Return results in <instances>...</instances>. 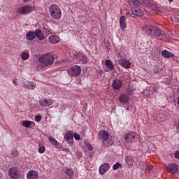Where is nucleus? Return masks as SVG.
<instances>
[{
    "label": "nucleus",
    "instance_id": "obj_1",
    "mask_svg": "<svg viewBox=\"0 0 179 179\" xmlns=\"http://www.w3.org/2000/svg\"><path fill=\"white\" fill-rule=\"evenodd\" d=\"M55 61V56L52 53H46L39 57L38 60L35 63V66L38 69H43L47 68L54 64Z\"/></svg>",
    "mask_w": 179,
    "mask_h": 179
},
{
    "label": "nucleus",
    "instance_id": "obj_2",
    "mask_svg": "<svg viewBox=\"0 0 179 179\" xmlns=\"http://www.w3.org/2000/svg\"><path fill=\"white\" fill-rule=\"evenodd\" d=\"M143 31L150 36V37H159V36H162L164 33V31L153 25H145L143 27Z\"/></svg>",
    "mask_w": 179,
    "mask_h": 179
},
{
    "label": "nucleus",
    "instance_id": "obj_3",
    "mask_svg": "<svg viewBox=\"0 0 179 179\" xmlns=\"http://www.w3.org/2000/svg\"><path fill=\"white\" fill-rule=\"evenodd\" d=\"M49 13H50V16L53 19H55V20H59V19H61V16H62L61 8L55 4H52L49 7Z\"/></svg>",
    "mask_w": 179,
    "mask_h": 179
},
{
    "label": "nucleus",
    "instance_id": "obj_4",
    "mask_svg": "<svg viewBox=\"0 0 179 179\" xmlns=\"http://www.w3.org/2000/svg\"><path fill=\"white\" fill-rule=\"evenodd\" d=\"M34 10H36V7L33 6H22L16 10V13L21 15H29V13H31Z\"/></svg>",
    "mask_w": 179,
    "mask_h": 179
},
{
    "label": "nucleus",
    "instance_id": "obj_5",
    "mask_svg": "<svg viewBox=\"0 0 179 179\" xmlns=\"http://www.w3.org/2000/svg\"><path fill=\"white\" fill-rule=\"evenodd\" d=\"M82 72V69L80 68V66H73L68 69L67 73L69 76H78V75H80Z\"/></svg>",
    "mask_w": 179,
    "mask_h": 179
},
{
    "label": "nucleus",
    "instance_id": "obj_6",
    "mask_svg": "<svg viewBox=\"0 0 179 179\" xmlns=\"http://www.w3.org/2000/svg\"><path fill=\"white\" fill-rule=\"evenodd\" d=\"M124 139L126 143H133L136 141V133L130 131L124 135Z\"/></svg>",
    "mask_w": 179,
    "mask_h": 179
},
{
    "label": "nucleus",
    "instance_id": "obj_7",
    "mask_svg": "<svg viewBox=\"0 0 179 179\" xmlns=\"http://www.w3.org/2000/svg\"><path fill=\"white\" fill-rule=\"evenodd\" d=\"M143 3L145 5V6L148 8V9L154 10V12H159L160 10V8L156 6L152 0H143Z\"/></svg>",
    "mask_w": 179,
    "mask_h": 179
},
{
    "label": "nucleus",
    "instance_id": "obj_8",
    "mask_svg": "<svg viewBox=\"0 0 179 179\" xmlns=\"http://www.w3.org/2000/svg\"><path fill=\"white\" fill-rule=\"evenodd\" d=\"M166 170L169 174H176L178 171V164L170 163L166 166Z\"/></svg>",
    "mask_w": 179,
    "mask_h": 179
},
{
    "label": "nucleus",
    "instance_id": "obj_9",
    "mask_svg": "<svg viewBox=\"0 0 179 179\" xmlns=\"http://www.w3.org/2000/svg\"><path fill=\"white\" fill-rule=\"evenodd\" d=\"M8 174L10 178L12 179H17L20 177V173L19 172V169L16 167H12L8 171Z\"/></svg>",
    "mask_w": 179,
    "mask_h": 179
},
{
    "label": "nucleus",
    "instance_id": "obj_10",
    "mask_svg": "<svg viewBox=\"0 0 179 179\" xmlns=\"http://www.w3.org/2000/svg\"><path fill=\"white\" fill-rule=\"evenodd\" d=\"M39 104L41 107H50L54 104V100L51 98H44L39 101Z\"/></svg>",
    "mask_w": 179,
    "mask_h": 179
},
{
    "label": "nucleus",
    "instance_id": "obj_11",
    "mask_svg": "<svg viewBox=\"0 0 179 179\" xmlns=\"http://www.w3.org/2000/svg\"><path fill=\"white\" fill-rule=\"evenodd\" d=\"M127 13L130 15V16H132V15L138 17L143 16V10L138 7L133 8L131 10L128 11Z\"/></svg>",
    "mask_w": 179,
    "mask_h": 179
},
{
    "label": "nucleus",
    "instance_id": "obj_12",
    "mask_svg": "<svg viewBox=\"0 0 179 179\" xmlns=\"http://www.w3.org/2000/svg\"><path fill=\"white\" fill-rule=\"evenodd\" d=\"M108 170H110V164L107 162L103 163L99 166V174H101V176H104V173H107Z\"/></svg>",
    "mask_w": 179,
    "mask_h": 179
},
{
    "label": "nucleus",
    "instance_id": "obj_13",
    "mask_svg": "<svg viewBox=\"0 0 179 179\" xmlns=\"http://www.w3.org/2000/svg\"><path fill=\"white\" fill-rule=\"evenodd\" d=\"M76 58L79 64H87V57L81 52L78 53L76 55Z\"/></svg>",
    "mask_w": 179,
    "mask_h": 179
},
{
    "label": "nucleus",
    "instance_id": "obj_14",
    "mask_svg": "<svg viewBox=\"0 0 179 179\" xmlns=\"http://www.w3.org/2000/svg\"><path fill=\"white\" fill-rule=\"evenodd\" d=\"M98 138L103 139V141H107L110 138V134L106 130H101L98 134Z\"/></svg>",
    "mask_w": 179,
    "mask_h": 179
},
{
    "label": "nucleus",
    "instance_id": "obj_15",
    "mask_svg": "<svg viewBox=\"0 0 179 179\" xmlns=\"http://www.w3.org/2000/svg\"><path fill=\"white\" fill-rule=\"evenodd\" d=\"M136 160L137 159L136 157H132L131 155L127 156L125 158V162L129 167L134 166V163H135Z\"/></svg>",
    "mask_w": 179,
    "mask_h": 179
},
{
    "label": "nucleus",
    "instance_id": "obj_16",
    "mask_svg": "<svg viewBox=\"0 0 179 179\" xmlns=\"http://www.w3.org/2000/svg\"><path fill=\"white\" fill-rule=\"evenodd\" d=\"M119 64L122 66V68H125L126 69L131 68V62L127 59H119Z\"/></svg>",
    "mask_w": 179,
    "mask_h": 179
},
{
    "label": "nucleus",
    "instance_id": "obj_17",
    "mask_svg": "<svg viewBox=\"0 0 179 179\" xmlns=\"http://www.w3.org/2000/svg\"><path fill=\"white\" fill-rule=\"evenodd\" d=\"M64 139L66 141L67 143L69 145H73V134H72L71 132H67L64 135Z\"/></svg>",
    "mask_w": 179,
    "mask_h": 179
},
{
    "label": "nucleus",
    "instance_id": "obj_18",
    "mask_svg": "<svg viewBox=\"0 0 179 179\" xmlns=\"http://www.w3.org/2000/svg\"><path fill=\"white\" fill-rule=\"evenodd\" d=\"M27 179H38V173L36 171H29L27 175Z\"/></svg>",
    "mask_w": 179,
    "mask_h": 179
},
{
    "label": "nucleus",
    "instance_id": "obj_19",
    "mask_svg": "<svg viewBox=\"0 0 179 179\" xmlns=\"http://www.w3.org/2000/svg\"><path fill=\"white\" fill-rule=\"evenodd\" d=\"M112 86L115 90H120L122 87V82L120 80H115L112 83Z\"/></svg>",
    "mask_w": 179,
    "mask_h": 179
},
{
    "label": "nucleus",
    "instance_id": "obj_20",
    "mask_svg": "<svg viewBox=\"0 0 179 179\" xmlns=\"http://www.w3.org/2000/svg\"><path fill=\"white\" fill-rule=\"evenodd\" d=\"M120 27L122 31H124L125 29H127V22L125 21V16L124 15H122L120 17Z\"/></svg>",
    "mask_w": 179,
    "mask_h": 179
},
{
    "label": "nucleus",
    "instance_id": "obj_21",
    "mask_svg": "<svg viewBox=\"0 0 179 179\" xmlns=\"http://www.w3.org/2000/svg\"><path fill=\"white\" fill-rule=\"evenodd\" d=\"M59 40V37L57 35H50L48 38V41L51 44H58Z\"/></svg>",
    "mask_w": 179,
    "mask_h": 179
},
{
    "label": "nucleus",
    "instance_id": "obj_22",
    "mask_svg": "<svg viewBox=\"0 0 179 179\" xmlns=\"http://www.w3.org/2000/svg\"><path fill=\"white\" fill-rule=\"evenodd\" d=\"M35 36L37 37V38L39 39L41 41L45 38V36H44V34H43V31H41V30L38 29H36L35 30Z\"/></svg>",
    "mask_w": 179,
    "mask_h": 179
},
{
    "label": "nucleus",
    "instance_id": "obj_23",
    "mask_svg": "<svg viewBox=\"0 0 179 179\" xmlns=\"http://www.w3.org/2000/svg\"><path fill=\"white\" fill-rule=\"evenodd\" d=\"M162 55L164 57V58L166 59L174 58L175 57L174 53L166 50L162 52Z\"/></svg>",
    "mask_w": 179,
    "mask_h": 179
},
{
    "label": "nucleus",
    "instance_id": "obj_24",
    "mask_svg": "<svg viewBox=\"0 0 179 179\" xmlns=\"http://www.w3.org/2000/svg\"><path fill=\"white\" fill-rule=\"evenodd\" d=\"M119 101L122 103H128V101H129V97L128 96V95L124 94H122L120 95L119 96Z\"/></svg>",
    "mask_w": 179,
    "mask_h": 179
},
{
    "label": "nucleus",
    "instance_id": "obj_25",
    "mask_svg": "<svg viewBox=\"0 0 179 179\" xmlns=\"http://www.w3.org/2000/svg\"><path fill=\"white\" fill-rule=\"evenodd\" d=\"M26 38L27 40H29V41H31V40H34V38H36V31H29L26 34Z\"/></svg>",
    "mask_w": 179,
    "mask_h": 179
},
{
    "label": "nucleus",
    "instance_id": "obj_26",
    "mask_svg": "<svg viewBox=\"0 0 179 179\" xmlns=\"http://www.w3.org/2000/svg\"><path fill=\"white\" fill-rule=\"evenodd\" d=\"M130 6H141V1L139 0H127Z\"/></svg>",
    "mask_w": 179,
    "mask_h": 179
},
{
    "label": "nucleus",
    "instance_id": "obj_27",
    "mask_svg": "<svg viewBox=\"0 0 179 179\" xmlns=\"http://www.w3.org/2000/svg\"><path fill=\"white\" fill-rule=\"evenodd\" d=\"M105 64H106V68H108L110 69V71H113V69H114V64L113 63V62H111V60L107 59L106 61Z\"/></svg>",
    "mask_w": 179,
    "mask_h": 179
},
{
    "label": "nucleus",
    "instance_id": "obj_28",
    "mask_svg": "<svg viewBox=\"0 0 179 179\" xmlns=\"http://www.w3.org/2000/svg\"><path fill=\"white\" fill-rule=\"evenodd\" d=\"M48 139L51 145H53V146H59V143H58V141L55 140L54 137H49Z\"/></svg>",
    "mask_w": 179,
    "mask_h": 179
},
{
    "label": "nucleus",
    "instance_id": "obj_29",
    "mask_svg": "<svg viewBox=\"0 0 179 179\" xmlns=\"http://www.w3.org/2000/svg\"><path fill=\"white\" fill-rule=\"evenodd\" d=\"M65 174H66L67 176H69V177H73V170L72 169H67L65 171H64Z\"/></svg>",
    "mask_w": 179,
    "mask_h": 179
},
{
    "label": "nucleus",
    "instance_id": "obj_30",
    "mask_svg": "<svg viewBox=\"0 0 179 179\" xmlns=\"http://www.w3.org/2000/svg\"><path fill=\"white\" fill-rule=\"evenodd\" d=\"M22 127H25V128H29L30 125H31V121L25 120L23 121L22 123Z\"/></svg>",
    "mask_w": 179,
    "mask_h": 179
},
{
    "label": "nucleus",
    "instance_id": "obj_31",
    "mask_svg": "<svg viewBox=\"0 0 179 179\" xmlns=\"http://www.w3.org/2000/svg\"><path fill=\"white\" fill-rule=\"evenodd\" d=\"M29 57H30V55L27 52H24L21 55V58L22 59H23V61H27V59H29Z\"/></svg>",
    "mask_w": 179,
    "mask_h": 179
},
{
    "label": "nucleus",
    "instance_id": "obj_32",
    "mask_svg": "<svg viewBox=\"0 0 179 179\" xmlns=\"http://www.w3.org/2000/svg\"><path fill=\"white\" fill-rule=\"evenodd\" d=\"M43 33H45V34H52V29H50L49 27H45L43 30Z\"/></svg>",
    "mask_w": 179,
    "mask_h": 179
},
{
    "label": "nucleus",
    "instance_id": "obj_33",
    "mask_svg": "<svg viewBox=\"0 0 179 179\" xmlns=\"http://www.w3.org/2000/svg\"><path fill=\"white\" fill-rule=\"evenodd\" d=\"M120 167H121V164H120L119 162H117L116 164H115L113 166V170H117L118 169H120Z\"/></svg>",
    "mask_w": 179,
    "mask_h": 179
},
{
    "label": "nucleus",
    "instance_id": "obj_34",
    "mask_svg": "<svg viewBox=\"0 0 179 179\" xmlns=\"http://www.w3.org/2000/svg\"><path fill=\"white\" fill-rule=\"evenodd\" d=\"M38 153H44L45 152V147L41 146L38 150Z\"/></svg>",
    "mask_w": 179,
    "mask_h": 179
},
{
    "label": "nucleus",
    "instance_id": "obj_35",
    "mask_svg": "<svg viewBox=\"0 0 179 179\" xmlns=\"http://www.w3.org/2000/svg\"><path fill=\"white\" fill-rule=\"evenodd\" d=\"M36 86V83H29V89L32 90L33 89H35Z\"/></svg>",
    "mask_w": 179,
    "mask_h": 179
},
{
    "label": "nucleus",
    "instance_id": "obj_36",
    "mask_svg": "<svg viewBox=\"0 0 179 179\" xmlns=\"http://www.w3.org/2000/svg\"><path fill=\"white\" fill-rule=\"evenodd\" d=\"M23 87H24V89H29L30 87V82L24 83Z\"/></svg>",
    "mask_w": 179,
    "mask_h": 179
},
{
    "label": "nucleus",
    "instance_id": "obj_37",
    "mask_svg": "<svg viewBox=\"0 0 179 179\" xmlns=\"http://www.w3.org/2000/svg\"><path fill=\"white\" fill-rule=\"evenodd\" d=\"M12 153H13V156L14 157H17L18 155H19V152H17V150H16V149L13 150L12 151Z\"/></svg>",
    "mask_w": 179,
    "mask_h": 179
},
{
    "label": "nucleus",
    "instance_id": "obj_38",
    "mask_svg": "<svg viewBox=\"0 0 179 179\" xmlns=\"http://www.w3.org/2000/svg\"><path fill=\"white\" fill-rule=\"evenodd\" d=\"M73 136L76 141H80V136L79 134L76 133L74 134Z\"/></svg>",
    "mask_w": 179,
    "mask_h": 179
},
{
    "label": "nucleus",
    "instance_id": "obj_39",
    "mask_svg": "<svg viewBox=\"0 0 179 179\" xmlns=\"http://www.w3.org/2000/svg\"><path fill=\"white\" fill-rule=\"evenodd\" d=\"M35 121L36 122H40L41 121V115H37L35 117Z\"/></svg>",
    "mask_w": 179,
    "mask_h": 179
},
{
    "label": "nucleus",
    "instance_id": "obj_40",
    "mask_svg": "<svg viewBox=\"0 0 179 179\" xmlns=\"http://www.w3.org/2000/svg\"><path fill=\"white\" fill-rule=\"evenodd\" d=\"M175 158H176V159H179V150H177V151L175 152Z\"/></svg>",
    "mask_w": 179,
    "mask_h": 179
},
{
    "label": "nucleus",
    "instance_id": "obj_41",
    "mask_svg": "<svg viewBox=\"0 0 179 179\" xmlns=\"http://www.w3.org/2000/svg\"><path fill=\"white\" fill-rule=\"evenodd\" d=\"M13 85H15V86H17V79L13 80Z\"/></svg>",
    "mask_w": 179,
    "mask_h": 179
},
{
    "label": "nucleus",
    "instance_id": "obj_42",
    "mask_svg": "<svg viewBox=\"0 0 179 179\" xmlns=\"http://www.w3.org/2000/svg\"><path fill=\"white\" fill-rule=\"evenodd\" d=\"M150 91H151L152 93H155V92H157V90H156V88H155V87H152V88H151Z\"/></svg>",
    "mask_w": 179,
    "mask_h": 179
},
{
    "label": "nucleus",
    "instance_id": "obj_43",
    "mask_svg": "<svg viewBox=\"0 0 179 179\" xmlns=\"http://www.w3.org/2000/svg\"><path fill=\"white\" fill-rule=\"evenodd\" d=\"M62 150H63L64 152H66V153L69 152V149H68V148H63Z\"/></svg>",
    "mask_w": 179,
    "mask_h": 179
},
{
    "label": "nucleus",
    "instance_id": "obj_44",
    "mask_svg": "<svg viewBox=\"0 0 179 179\" xmlns=\"http://www.w3.org/2000/svg\"><path fill=\"white\" fill-rule=\"evenodd\" d=\"M111 144H112L111 143H107L106 144V146H107L108 148V147L111 146Z\"/></svg>",
    "mask_w": 179,
    "mask_h": 179
},
{
    "label": "nucleus",
    "instance_id": "obj_45",
    "mask_svg": "<svg viewBox=\"0 0 179 179\" xmlns=\"http://www.w3.org/2000/svg\"><path fill=\"white\" fill-rule=\"evenodd\" d=\"M22 1H23V2H24V3H26V2H29V0H22Z\"/></svg>",
    "mask_w": 179,
    "mask_h": 179
},
{
    "label": "nucleus",
    "instance_id": "obj_46",
    "mask_svg": "<svg viewBox=\"0 0 179 179\" xmlns=\"http://www.w3.org/2000/svg\"><path fill=\"white\" fill-rule=\"evenodd\" d=\"M169 2H170V3H171V2H173V0H168Z\"/></svg>",
    "mask_w": 179,
    "mask_h": 179
},
{
    "label": "nucleus",
    "instance_id": "obj_47",
    "mask_svg": "<svg viewBox=\"0 0 179 179\" xmlns=\"http://www.w3.org/2000/svg\"><path fill=\"white\" fill-rule=\"evenodd\" d=\"M178 104L179 105V96L178 98Z\"/></svg>",
    "mask_w": 179,
    "mask_h": 179
},
{
    "label": "nucleus",
    "instance_id": "obj_48",
    "mask_svg": "<svg viewBox=\"0 0 179 179\" xmlns=\"http://www.w3.org/2000/svg\"><path fill=\"white\" fill-rule=\"evenodd\" d=\"M177 129H178V131H179V127L178 126H177Z\"/></svg>",
    "mask_w": 179,
    "mask_h": 179
}]
</instances>
